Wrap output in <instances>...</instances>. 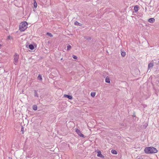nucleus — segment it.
I'll use <instances>...</instances> for the list:
<instances>
[{"instance_id":"8","label":"nucleus","mask_w":159,"mask_h":159,"mask_svg":"<svg viewBox=\"0 0 159 159\" xmlns=\"http://www.w3.org/2000/svg\"><path fill=\"white\" fill-rule=\"evenodd\" d=\"M105 81L107 83H110V79L108 76L105 79Z\"/></svg>"},{"instance_id":"5","label":"nucleus","mask_w":159,"mask_h":159,"mask_svg":"<svg viewBox=\"0 0 159 159\" xmlns=\"http://www.w3.org/2000/svg\"><path fill=\"white\" fill-rule=\"evenodd\" d=\"M63 96L64 97L67 98L69 99H71L72 98V97L70 95L64 94Z\"/></svg>"},{"instance_id":"29","label":"nucleus","mask_w":159,"mask_h":159,"mask_svg":"<svg viewBox=\"0 0 159 159\" xmlns=\"http://www.w3.org/2000/svg\"><path fill=\"white\" fill-rule=\"evenodd\" d=\"M158 62L159 64V61H158Z\"/></svg>"},{"instance_id":"9","label":"nucleus","mask_w":159,"mask_h":159,"mask_svg":"<svg viewBox=\"0 0 159 159\" xmlns=\"http://www.w3.org/2000/svg\"><path fill=\"white\" fill-rule=\"evenodd\" d=\"M139 9V7L138 6H135L134 8V10L135 12H137L138 10Z\"/></svg>"},{"instance_id":"25","label":"nucleus","mask_w":159,"mask_h":159,"mask_svg":"<svg viewBox=\"0 0 159 159\" xmlns=\"http://www.w3.org/2000/svg\"><path fill=\"white\" fill-rule=\"evenodd\" d=\"M138 159H142V157L141 156H138Z\"/></svg>"},{"instance_id":"23","label":"nucleus","mask_w":159,"mask_h":159,"mask_svg":"<svg viewBox=\"0 0 159 159\" xmlns=\"http://www.w3.org/2000/svg\"><path fill=\"white\" fill-rule=\"evenodd\" d=\"M72 57L75 59H77V57L75 55H73Z\"/></svg>"},{"instance_id":"14","label":"nucleus","mask_w":159,"mask_h":159,"mask_svg":"<svg viewBox=\"0 0 159 159\" xmlns=\"http://www.w3.org/2000/svg\"><path fill=\"white\" fill-rule=\"evenodd\" d=\"M74 24L75 25H76L80 26L81 25V24L80 23L78 22L77 21H75Z\"/></svg>"},{"instance_id":"15","label":"nucleus","mask_w":159,"mask_h":159,"mask_svg":"<svg viewBox=\"0 0 159 159\" xmlns=\"http://www.w3.org/2000/svg\"><path fill=\"white\" fill-rule=\"evenodd\" d=\"M84 38L86 39V40H91V39H92L91 37H90L85 36V37H84Z\"/></svg>"},{"instance_id":"16","label":"nucleus","mask_w":159,"mask_h":159,"mask_svg":"<svg viewBox=\"0 0 159 159\" xmlns=\"http://www.w3.org/2000/svg\"><path fill=\"white\" fill-rule=\"evenodd\" d=\"M34 96L35 97H38V95L37 93V92L36 90L34 91Z\"/></svg>"},{"instance_id":"22","label":"nucleus","mask_w":159,"mask_h":159,"mask_svg":"<svg viewBox=\"0 0 159 159\" xmlns=\"http://www.w3.org/2000/svg\"><path fill=\"white\" fill-rule=\"evenodd\" d=\"M91 95L92 97H94L95 95V93L94 92H92L91 93Z\"/></svg>"},{"instance_id":"3","label":"nucleus","mask_w":159,"mask_h":159,"mask_svg":"<svg viewBox=\"0 0 159 159\" xmlns=\"http://www.w3.org/2000/svg\"><path fill=\"white\" fill-rule=\"evenodd\" d=\"M19 56L16 53L14 56V63L15 65H16L17 64L18 61V59Z\"/></svg>"},{"instance_id":"30","label":"nucleus","mask_w":159,"mask_h":159,"mask_svg":"<svg viewBox=\"0 0 159 159\" xmlns=\"http://www.w3.org/2000/svg\"><path fill=\"white\" fill-rule=\"evenodd\" d=\"M1 45L0 44V47L1 46Z\"/></svg>"},{"instance_id":"21","label":"nucleus","mask_w":159,"mask_h":159,"mask_svg":"<svg viewBox=\"0 0 159 159\" xmlns=\"http://www.w3.org/2000/svg\"><path fill=\"white\" fill-rule=\"evenodd\" d=\"M47 34L50 37H52L53 35L51 33L48 32L47 33Z\"/></svg>"},{"instance_id":"27","label":"nucleus","mask_w":159,"mask_h":159,"mask_svg":"<svg viewBox=\"0 0 159 159\" xmlns=\"http://www.w3.org/2000/svg\"><path fill=\"white\" fill-rule=\"evenodd\" d=\"M8 159H12V158L11 157H8Z\"/></svg>"},{"instance_id":"24","label":"nucleus","mask_w":159,"mask_h":159,"mask_svg":"<svg viewBox=\"0 0 159 159\" xmlns=\"http://www.w3.org/2000/svg\"><path fill=\"white\" fill-rule=\"evenodd\" d=\"M24 128L23 127H22L21 129V131L22 132V134L24 133Z\"/></svg>"},{"instance_id":"10","label":"nucleus","mask_w":159,"mask_h":159,"mask_svg":"<svg viewBox=\"0 0 159 159\" xmlns=\"http://www.w3.org/2000/svg\"><path fill=\"white\" fill-rule=\"evenodd\" d=\"M29 48L31 50H33L34 49V46L32 44H30L29 46Z\"/></svg>"},{"instance_id":"13","label":"nucleus","mask_w":159,"mask_h":159,"mask_svg":"<svg viewBox=\"0 0 159 159\" xmlns=\"http://www.w3.org/2000/svg\"><path fill=\"white\" fill-rule=\"evenodd\" d=\"M121 56L123 57H124V56H125L126 55L125 52H121Z\"/></svg>"},{"instance_id":"11","label":"nucleus","mask_w":159,"mask_h":159,"mask_svg":"<svg viewBox=\"0 0 159 159\" xmlns=\"http://www.w3.org/2000/svg\"><path fill=\"white\" fill-rule=\"evenodd\" d=\"M111 153L113 154H117V152L115 150H114V149H112L111 150Z\"/></svg>"},{"instance_id":"12","label":"nucleus","mask_w":159,"mask_h":159,"mask_svg":"<svg viewBox=\"0 0 159 159\" xmlns=\"http://www.w3.org/2000/svg\"><path fill=\"white\" fill-rule=\"evenodd\" d=\"M33 109L34 110H36L37 109V106L36 105H34L33 106Z\"/></svg>"},{"instance_id":"20","label":"nucleus","mask_w":159,"mask_h":159,"mask_svg":"<svg viewBox=\"0 0 159 159\" xmlns=\"http://www.w3.org/2000/svg\"><path fill=\"white\" fill-rule=\"evenodd\" d=\"M71 48V46L70 45H68L67 46V50H70Z\"/></svg>"},{"instance_id":"4","label":"nucleus","mask_w":159,"mask_h":159,"mask_svg":"<svg viewBox=\"0 0 159 159\" xmlns=\"http://www.w3.org/2000/svg\"><path fill=\"white\" fill-rule=\"evenodd\" d=\"M75 131L78 135L81 137H84V135L81 133L80 131L78 129H76Z\"/></svg>"},{"instance_id":"19","label":"nucleus","mask_w":159,"mask_h":159,"mask_svg":"<svg viewBox=\"0 0 159 159\" xmlns=\"http://www.w3.org/2000/svg\"><path fill=\"white\" fill-rule=\"evenodd\" d=\"M38 78L39 80H42V76L41 75H38Z\"/></svg>"},{"instance_id":"17","label":"nucleus","mask_w":159,"mask_h":159,"mask_svg":"<svg viewBox=\"0 0 159 159\" xmlns=\"http://www.w3.org/2000/svg\"><path fill=\"white\" fill-rule=\"evenodd\" d=\"M102 155L101 154V152L100 151H98V154H97V156L98 157H100V156Z\"/></svg>"},{"instance_id":"2","label":"nucleus","mask_w":159,"mask_h":159,"mask_svg":"<svg viewBox=\"0 0 159 159\" xmlns=\"http://www.w3.org/2000/svg\"><path fill=\"white\" fill-rule=\"evenodd\" d=\"M27 23L26 21L21 23L19 26V30L21 31H24L27 28Z\"/></svg>"},{"instance_id":"26","label":"nucleus","mask_w":159,"mask_h":159,"mask_svg":"<svg viewBox=\"0 0 159 159\" xmlns=\"http://www.w3.org/2000/svg\"><path fill=\"white\" fill-rule=\"evenodd\" d=\"M100 157H102V158H104V157L103 155H101L100 156Z\"/></svg>"},{"instance_id":"6","label":"nucleus","mask_w":159,"mask_h":159,"mask_svg":"<svg viewBox=\"0 0 159 159\" xmlns=\"http://www.w3.org/2000/svg\"><path fill=\"white\" fill-rule=\"evenodd\" d=\"M148 21L150 23H153L155 21V20L154 18H150L148 20Z\"/></svg>"},{"instance_id":"7","label":"nucleus","mask_w":159,"mask_h":159,"mask_svg":"<svg viewBox=\"0 0 159 159\" xmlns=\"http://www.w3.org/2000/svg\"><path fill=\"white\" fill-rule=\"evenodd\" d=\"M153 63L150 62V63L148 65V69L150 68H152L153 67Z\"/></svg>"},{"instance_id":"28","label":"nucleus","mask_w":159,"mask_h":159,"mask_svg":"<svg viewBox=\"0 0 159 159\" xmlns=\"http://www.w3.org/2000/svg\"><path fill=\"white\" fill-rule=\"evenodd\" d=\"M120 125H122V126L123 125H123H124V124L123 123H121L120 124Z\"/></svg>"},{"instance_id":"18","label":"nucleus","mask_w":159,"mask_h":159,"mask_svg":"<svg viewBox=\"0 0 159 159\" xmlns=\"http://www.w3.org/2000/svg\"><path fill=\"white\" fill-rule=\"evenodd\" d=\"M37 3L36 2V1H35L34 2V7H35V8H36L37 7Z\"/></svg>"},{"instance_id":"1","label":"nucleus","mask_w":159,"mask_h":159,"mask_svg":"<svg viewBox=\"0 0 159 159\" xmlns=\"http://www.w3.org/2000/svg\"><path fill=\"white\" fill-rule=\"evenodd\" d=\"M144 151L147 153H153L157 152V150L154 147H148L145 148Z\"/></svg>"}]
</instances>
